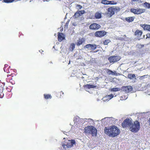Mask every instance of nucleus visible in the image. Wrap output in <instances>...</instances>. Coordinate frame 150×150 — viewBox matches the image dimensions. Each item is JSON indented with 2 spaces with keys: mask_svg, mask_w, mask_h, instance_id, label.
<instances>
[{
  "mask_svg": "<svg viewBox=\"0 0 150 150\" xmlns=\"http://www.w3.org/2000/svg\"><path fill=\"white\" fill-rule=\"evenodd\" d=\"M104 132L106 134L112 137L117 136L120 132L119 129L115 125L110 126L109 128L105 127L104 129Z\"/></svg>",
  "mask_w": 150,
  "mask_h": 150,
  "instance_id": "1",
  "label": "nucleus"
},
{
  "mask_svg": "<svg viewBox=\"0 0 150 150\" xmlns=\"http://www.w3.org/2000/svg\"><path fill=\"white\" fill-rule=\"evenodd\" d=\"M76 142L74 139L68 140L67 141H64L61 142V145L64 149H66L67 148H71L74 145H75Z\"/></svg>",
  "mask_w": 150,
  "mask_h": 150,
  "instance_id": "2",
  "label": "nucleus"
},
{
  "mask_svg": "<svg viewBox=\"0 0 150 150\" xmlns=\"http://www.w3.org/2000/svg\"><path fill=\"white\" fill-rule=\"evenodd\" d=\"M140 125L139 122L137 120L132 122L131 125L129 128L130 130L132 132L136 133L138 132L140 129Z\"/></svg>",
  "mask_w": 150,
  "mask_h": 150,
  "instance_id": "3",
  "label": "nucleus"
},
{
  "mask_svg": "<svg viewBox=\"0 0 150 150\" xmlns=\"http://www.w3.org/2000/svg\"><path fill=\"white\" fill-rule=\"evenodd\" d=\"M84 129L85 132L91 134L93 136L97 134V130L93 126H89L86 127Z\"/></svg>",
  "mask_w": 150,
  "mask_h": 150,
  "instance_id": "4",
  "label": "nucleus"
},
{
  "mask_svg": "<svg viewBox=\"0 0 150 150\" xmlns=\"http://www.w3.org/2000/svg\"><path fill=\"white\" fill-rule=\"evenodd\" d=\"M132 124V120L128 118H126L124 120L122 123V126L124 128H126L129 127H130V125Z\"/></svg>",
  "mask_w": 150,
  "mask_h": 150,
  "instance_id": "5",
  "label": "nucleus"
},
{
  "mask_svg": "<svg viewBox=\"0 0 150 150\" xmlns=\"http://www.w3.org/2000/svg\"><path fill=\"white\" fill-rule=\"evenodd\" d=\"M121 59V57L119 55L112 56L109 57L108 60L110 63H114L119 61Z\"/></svg>",
  "mask_w": 150,
  "mask_h": 150,
  "instance_id": "6",
  "label": "nucleus"
},
{
  "mask_svg": "<svg viewBox=\"0 0 150 150\" xmlns=\"http://www.w3.org/2000/svg\"><path fill=\"white\" fill-rule=\"evenodd\" d=\"M13 72L7 75V76H11V78L9 80V79H6V81L7 82L11 83L12 84H14L15 83V80L16 79L15 76L16 75V74L13 73Z\"/></svg>",
  "mask_w": 150,
  "mask_h": 150,
  "instance_id": "7",
  "label": "nucleus"
},
{
  "mask_svg": "<svg viewBox=\"0 0 150 150\" xmlns=\"http://www.w3.org/2000/svg\"><path fill=\"white\" fill-rule=\"evenodd\" d=\"M130 12L133 13L135 14H139L144 13L145 10L144 9L134 8H131L130 10Z\"/></svg>",
  "mask_w": 150,
  "mask_h": 150,
  "instance_id": "8",
  "label": "nucleus"
},
{
  "mask_svg": "<svg viewBox=\"0 0 150 150\" xmlns=\"http://www.w3.org/2000/svg\"><path fill=\"white\" fill-rule=\"evenodd\" d=\"M107 32L104 30L96 31L94 33L95 36L97 37L102 38L106 35Z\"/></svg>",
  "mask_w": 150,
  "mask_h": 150,
  "instance_id": "9",
  "label": "nucleus"
},
{
  "mask_svg": "<svg viewBox=\"0 0 150 150\" xmlns=\"http://www.w3.org/2000/svg\"><path fill=\"white\" fill-rule=\"evenodd\" d=\"M100 27V25L97 23H93L91 24L89 26V29L93 30L98 29Z\"/></svg>",
  "mask_w": 150,
  "mask_h": 150,
  "instance_id": "10",
  "label": "nucleus"
},
{
  "mask_svg": "<svg viewBox=\"0 0 150 150\" xmlns=\"http://www.w3.org/2000/svg\"><path fill=\"white\" fill-rule=\"evenodd\" d=\"M121 90L126 93H128L132 90V88L130 86H122L121 88Z\"/></svg>",
  "mask_w": 150,
  "mask_h": 150,
  "instance_id": "11",
  "label": "nucleus"
},
{
  "mask_svg": "<svg viewBox=\"0 0 150 150\" xmlns=\"http://www.w3.org/2000/svg\"><path fill=\"white\" fill-rule=\"evenodd\" d=\"M4 70L5 72H6L7 73L10 74L13 72H15L13 69H10V67H8V65L6 64L4 65Z\"/></svg>",
  "mask_w": 150,
  "mask_h": 150,
  "instance_id": "12",
  "label": "nucleus"
},
{
  "mask_svg": "<svg viewBox=\"0 0 150 150\" xmlns=\"http://www.w3.org/2000/svg\"><path fill=\"white\" fill-rule=\"evenodd\" d=\"M115 9L113 7H109L108 8L107 15L109 17H111L115 13Z\"/></svg>",
  "mask_w": 150,
  "mask_h": 150,
  "instance_id": "13",
  "label": "nucleus"
},
{
  "mask_svg": "<svg viewBox=\"0 0 150 150\" xmlns=\"http://www.w3.org/2000/svg\"><path fill=\"white\" fill-rule=\"evenodd\" d=\"M97 47V46L95 44H88L85 45L84 47V48L88 49L91 50H94Z\"/></svg>",
  "mask_w": 150,
  "mask_h": 150,
  "instance_id": "14",
  "label": "nucleus"
},
{
  "mask_svg": "<svg viewBox=\"0 0 150 150\" xmlns=\"http://www.w3.org/2000/svg\"><path fill=\"white\" fill-rule=\"evenodd\" d=\"M85 41V39L84 38H79L78 40H77V42L76 43V45L79 46L82 45L83 43Z\"/></svg>",
  "mask_w": 150,
  "mask_h": 150,
  "instance_id": "15",
  "label": "nucleus"
},
{
  "mask_svg": "<svg viewBox=\"0 0 150 150\" xmlns=\"http://www.w3.org/2000/svg\"><path fill=\"white\" fill-rule=\"evenodd\" d=\"M142 30H137L134 32V35L138 38H139L142 36Z\"/></svg>",
  "mask_w": 150,
  "mask_h": 150,
  "instance_id": "16",
  "label": "nucleus"
},
{
  "mask_svg": "<svg viewBox=\"0 0 150 150\" xmlns=\"http://www.w3.org/2000/svg\"><path fill=\"white\" fill-rule=\"evenodd\" d=\"M58 40L59 42H61L65 39V37L63 33H58Z\"/></svg>",
  "mask_w": 150,
  "mask_h": 150,
  "instance_id": "17",
  "label": "nucleus"
},
{
  "mask_svg": "<svg viewBox=\"0 0 150 150\" xmlns=\"http://www.w3.org/2000/svg\"><path fill=\"white\" fill-rule=\"evenodd\" d=\"M140 26L143 28L144 30H147L150 31V25L144 24L140 25Z\"/></svg>",
  "mask_w": 150,
  "mask_h": 150,
  "instance_id": "18",
  "label": "nucleus"
},
{
  "mask_svg": "<svg viewBox=\"0 0 150 150\" xmlns=\"http://www.w3.org/2000/svg\"><path fill=\"white\" fill-rule=\"evenodd\" d=\"M113 97V96L112 94H110L109 95H106L103 97V99L105 101L109 100Z\"/></svg>",
  "mask_w": 150,
  "mask_h": 150,
  "instance_id": "19",
  "label": "nucleus"
},
{
  "mask_svg": "<svg viewBox=\"0 0 150 150\" xmlns=\"http://www.w3.org/2000/svg\"><path fill=\"white\" fill-rule=\"evenodd\" d=\"M96 86H94L92 84H87L83 86L84 88L86 89H90L91 88H93L96 87Z\"/></svg>",
  "mask_w": 150,
  "mask_h": 150,
  "instance_id": "20",
  "label": "nucleus"
},
{
  "mask_svg": "<svg viewBox=\"0 0 150 150\" xmlns=\"http://www.w3.org/2000/svg\"><path fill=\"white\" fill-rule=\"evenodd\" d=\"M134 17L133 16V17H129L126 18H125V20L126 21H127L128 22H132L133 21L134 19Z\"/></svg>",
  "mask_w": 150,
  "mask_h": 150,
  "instance_id": "21",
  "label": "nucleus"
},
{
  "mask_svg": "<svg viewBox=\"0 0 150 150\" xmlns=\"http://www.w3.org/2000/svg\"><path fill=\"white\" fill-rule=\"evenodd\" d=\"M95 17L96 19H100L101 17V14L98 12H96L95 14Z\"/></svg>",
  "mask_w": 150,
  "mask_h": 150,
  "instance_id": "22",
  "label": "nucleus"
},
{
  "mask_svg": "<svg viewBox=\"0 0 150 150\" xmlns=\"http://www.w3.org/2000/svg\"><path fill=\"white\" fill-rule=\"evenodd\" d=\"M74 124H76V125L77 124H79L80 122L79 121V119L78 117H75L74 118Z\"/></svg>",
  "mask_w": 150,
  "mask_h": 150,
  "instance_id": "23",
  "label": "nucleus"
},
{
  "mask_svg": "<svg viewBox=\"0 0 150 150\" xmlns=\"http://www.w3.org/2000/svg\"><path fill=\"white\" fill-rule=\"evenodd\" d=\"M127 77L130 79H132L136 78V76L134 74H129L127 75Z\"/></svg>",
  "mask_w": 150,
  "mask_h": 150,
  "instance_id": "24",
  "label": "nucleus"
},
{
  "mask_svg": "<svg viewBox=\"0 0 150 150\" xmlns=\"http://www.w3.org/2000/svg\"><path fill=\"white\" fill-rule=\"evenodd\" d=\"M64 95V93L62 91H60L57 93V96L58 98H61Z\"/></svg>",
  "mask_w": 150,
  "mask_h": 150,
  "instance_id": "25",
  "label": "nucleus"
},
{
  "mask_svg": "<svg viewBox=\"0 0 150 150\" xmlns=\"http://www.w3.org/2000/svg\"><path fill=\"white\" fill-rule=\"evenodd\" d=\"M44 96L45 99H51L52 98V96L50 94H44Z\"/></svg>",
  "mask_w": 150,
  "mask_h": 150,
  "instance_id": "26",
  "label": "nucleus"
},
{
  "mask_svg": "<svg viewBox=\"0 0 150 150\" xmlns=\"http://www.w3.org/2000/svg\"><path fill=\"white\" fill-rule=\"evenodd\" d=\"M3 88H0V98H2L4 97V94L3 92Z\"/></svg>",
  "mask_w": 150,
  "mask_h": 150,
  "instance_id": "27",
  "label": "nucleus"
},
{
  "mask_svg": "<svg viewBox=\"0 0 150 150\" xmlns=\"http://www.w3.org/2000/svg\"><path fill=\"white\" fill-rule=\"evenodd\" d=\"M111 90L112 91H120L121 90V89L120 88H113L111 89Z\"/></svg>",
  "mask_w": 150,
  "mask_h": 150,
  "instance_id": "28",
  "label": "nucleus"
},
{
  "mask_svg": "<svg viewBox=\"0 0 150 150\" xmlns=\"http://www.w3.org/2000/svg\"><path fill=\"white\" fill-rule=\"evenodd\" d=\"M109 1L107 0H101V3L104 4H109Z\"/></svg>",
  "mask_w": 150,
  "mask_h": 150,
  "instance_id": "29",
  "label": "nucleus"
},
{
  "mask_svg": "<svg viewBox=\"0 0 150 150\" xmlns=\"http://www.w3.org/2000/svg\"><path fill=\"white\" fill-rule=\"evenodd\" d=\"M79 11H78L74 14V17L75 18H77L80 16V13L79 12Z\"/></svg>",
  "mask_w": 150,
  "mask_h": 150,
  "instance_id": "30",
  "label": "nucleus"
},
{
  "mask_svg": "<svg viewBox=\"0 0 150 150\" xmlns=\"http://www.w3.org/2000/svg\"><path fill=\"white\" fill-rule=\"evenodd\" d=\"M110 42V40L109 39L106 40L103 42V44L104 45H107Z\"/></svg>",
  "mask_w": 150,
  "mask_h": 150,
  "instance_id": "31",
  "label": "nucleus"
},
{
  "mask_svg": "<svg viewBox=\"0 0 150 150\" xmlns=\"http://www.w3.org/2000/svg\"><path fill=\"white\" fill-rule=\"evenodd\" d=\"M5 85L4 82H2L0 80V88H2L4 89V87Z\"/></svg>",
  "mask_w": 150,
  "mask_h": 150,
  "instance_id": "32",
  "label": "nucleus"
},
{
  "mask_svg": "<svg viewBox=\"0 0 150 150\" xmlns=\"http://www.w3.org/2000/svg\"><path fill=\"white\" fill-rule=\"evenodd\" d=\"M6 3H11L13 2L16 0H3Z\"/></svg>",
  "mask_w": 150,
  "mask_h": 150,
  "instance_id": "33",
  "label": "nucleus"
},
{
  "mask_svg": "<svg viewBox=\"0 0 150 150\" xmlns=\"http://www.w3.org/2000/svg\"><path fill=\"white\" fill-rule=\"evenodd\" d=\"M70 47L71 49V50L72 51L75 47V45L74 43H72L70 46Z\"/></svg>",
  "mask_w": 150,
  "mask_h": 150,
  "instance_id": "34",
  "label": "nucleus"
},
{
  "mask_svg": "<svg viewBox=\"0 0 150 150\" xmlns=\"http://www.w3.org/2000/svg\"><path fill=\"white\" fill-rule=\"evenodd\" d=\"M137 46L139 48H140L142 47H144V45H141L140 44H138L137 45Z\"/></svg>",
  "mask_w": 150,
  "mask_h": 150,
  "instance_id": "35",
  "label": "nucleus"
},
{
  "mask_svg": "<svg viewBox=\"0 0 150 150\" xmlns=\"http://www.w3.org/2000/svg\"><path fill=\"white\" fill-rule=\"evenodd\" d=\"M79 13H80V16H81L82 14H84L85 13V11L84 10L79 11Z\"/></svg>",
  "mask_w": 150,
  "mask_h": 150,
  "instance_id": "36",
  "label": "nucleus"
},
{
  "mask_svg": "<svg viewBox=\"0 0 150 150\" xmlns=\"http://www.w3.org/2000/svg\"><path fill=\"white\" fill-rule=\"evenodd\" d=\"M109 4H116L115 2L114 1H109Z\"/></svg>",
  "mask_w": 150,
  "mask_h": 150,
  "instance_id": "37",
  "label": "nucleus"
},
{
  "mask_svg": "<svg viewBox=\"0 0 150 150\" xmlns=\"http://www.w3.org/2000/svg\"><path fill=\"white\" fill-rule=\"evenodd\" d=\"M144 4L147 6L148 8H150V4L146 2L144 3Z\"/></svg>",
  "mask_w": 150,
  "mask_h": 150,
  "instance_id": "38",
  "label": "nucleus"
},
{
  "mask_svg": "<svg viewBox=\"0 0 150 150\" xmlns=\"http://www.w3.org/2000/svg\"><path fill=\"white\" fill-rule=\"evenodd\" d=\"M76 7H77V8L79 9H81L82 7L81 5L78 4L76 5Z\"/></svg>",
  "mask_w": 150,
  "mask_h": 150,
  "instance_id": "39",
  "label": "nucleus"
},
{
  "mask_svg": "<svg viewBox=\"0 0 150 150\" xmlns=\"http://www.w3.org/2000/svg\"><path fill=\"white\" fill-rule=\"evenodd\" d=\"M146 38H150V33H148L146 35Z\"/></svg>",
  "mask_w": 150,
  "mask_h": 150,
  "instance_id": "40",
  "label": "nucleus"
},
{
  "mask_svg": "<svg viewBox=\"0 0 150 150\" xmlns=\"http://www.w3.org/2000/svg\"><path fill=\"white\" fill-rule=\"evenodd\" d=\"M108 72L110 74H113L114 72L111 70H109L108 71Z\"/></svg>",
  "mask_w": 150,
  "mask_h": 150,
  "instance_id": "41",
  "label": "nucleus"
},
{
  "mask_svg": "<svg viewBox=\"0 0 150 150\" xmlns=\"http://www.w3.org/2000/svg\"><path fill=\"white\" fill-rule=\"evenodd\" d=\"M146 76V75H144L140 76V78L141 79H143L144 78H145V77Z\"/></svg>",
  "mask_w": 150,
  "mask_h": 150,
  "instance_id": "42",
  "label": "nucleus"
},
{
  "mask_svg": "<svg viewBox=\"0 0 150 150\" xmlns=\"http://www.w3.org/2000/svg\"><path fill=\"white\" fill-rule=\"evenodd\" d=\"M69 21H67L66 23V25H68L69 23Z\"/></svg>",
  "mask_w": 150,
  "mask_h": 150,
  "instance_id": "43",
  "label": "nucleus"
},
{
  "mask_svg": "<svg viewBox=\"0 0 150 150\" xmlns=\"http://www.w3.org/2000/svg\"><path fill=\"white\" fill-rule=\"evenodd\" d=\"M148 123H149V125L150 126V118H149V120L148 121Z\"/></svg>",
  "mask_w": 150,
  "mask_h": 150,
  "instance_id": "44",
  "label": "nucleus"
},
{
  "mask_svg": "<svg viewBox=\"0 0 150 150\" xmlns=\"http://www.w3.org/2000/svg\"><path fill=\"white\" fill-rule=\"evenodd\" d=\"M132 1H136L137 0H132Z\"/></svg>",
  "mask_w": 150,
  "mask_h": 150,
  "instance_id": "45",
  "label": "nucleus"
},
{
  "mask_svg": "<svg viewBox=\"0 0 150 150\" xmlns=\"http://www.w3.org/2000/svg\"><path fill=\"white\" fill-rule=\"evenodd\" d=\"M104 120V119H102V120Z\"/></svg>",
  "mask_w": 150,
  "mask_h": 150,
  "instance_id": "46",
  "label": "nucleus"
}]
</instances>
